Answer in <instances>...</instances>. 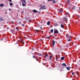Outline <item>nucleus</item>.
Returning <instances> with one entry per match:
<instances>
[{"label": "nucleus", "instance_id": "obj_1", "mask_svg": "<svg viewBox=\"0 0 80 80\" xmlns=\"http://www.w3.org/2000/svg\"><path fill=\"white\" fill-rule=\"evenodd\" d=\"M67 39L68 42H70L72 40V38L70 36L66 35Z\"/></svg>", "mask_w": 80, "mask_h": 80}, {"label": "nucleus", "instance_id": "obj_2", "mask_svg": "<svg viewBox=\"0 0 80 80\" xmlns=\"http://www.w3.org/2000/svg\"><path fill=\"white\" fill-rule=\"evenodd\" d=\"M60 21H58L57 22V23H55V27H57V26H59L60 25Z\"/></svg>", "mask_w": 80, "mask_h": 80}, {"label": "nucleus", "instance_id": "obj_3", "mask_svg": "<svg viewBox=\"0 0 80 80\" xmlns=\"http://www.w3.org/2000/svg\"><path fill=\"white\" fill-rule=\"evenodd\" d=\"M41 9H42V10H45V9H47V8L46 7H45V6L43 5L41 7Z\"/></svg>", "mask_w": 80, "mask_h": 80}, {"label": "nucleus", "instance_id": "obj_4", "mask_svg": "<svg viewBox=\"0 0 80 80\" xmlns=\"http://www.w3.org/2000/svg\"><path fill=\"white\" fill-rule=\"evenodd\" d=\"M54 33H58V31L57 29L54 30Z\"/></svg>", "mask_w": 80, "mask_h": 80}, {"label": "nucleus", "instance_id": "obj_5", "mask_svg": "<svg viewBox=\"0 0 80 80\" xmlns=\"http://www.w3.org/2000/svg\"><path fill=\"white\" fill-rule=\"evenodd\" d=\"M22 3H26V1L25 0H21Z\"/></svg>", "mask_w": 80, "mask_h": 80}, {"label": "nucleus", "instance_id": "obj_6", "mask_svg": "<svg viewBox=\"0 0 80 80\" xmlns=\"http://www.w3.org/2000/svg\"><path fill=\"white\" fill-rule=\"evenodd\" d=\"M55 43V41H54V40H53L52 42V45H53V46H54Z\"/></svg>", "mask_w": 80, "mask_h": 80}, {"label": "nucleus", "instance_id": "obj_7", "mask_svg": "<svg viewBox=\"0 0 80 80\" xmlns=\"http://www.w3.org/2000/svg\"><path fill=\"white\" fill-rule=\"evenodd\" d=\"M62 67H66V66H67V65L65 64V63H62Z\"/></svg>", "mask_w": 80, "mask_h": 80}, {"label": "nucleus", "instance_id": "obj_8", "mask_svg": "<svg viewBox=\"0 0 80 80\" xmlns=\"http://www.w3.org/2000/svg\"><path fill=\"white\" fill-rule=\"evenodd\" d=\"M71 67H68L66 68V69L68 70H70Z\"/></svg>", "mask_w": 80, "mask_h": 80}, {"label": "nucleus", "instance_id": "obj_9", "mask_svg": "<svg viewBox=\"0 0 80 80\" xmlns=\"http://www.w3.org/2000/svg\"><path fill=\"white\" fill-rule=\"evenodd\" d=\"M23 7H26V3H22V4Z\"/></svg>", "mask_w": 80, "mask_h": 80}, {"label": "nucleus", "instance_id": "obj_10", "mask_svg": "<svg viewBox=\"0 0 80 80\" xmlns=\"http://www.w3.org/2000/svg\"><path fill=\"white\" fill-rule=\"evenodd\" d=\"M45 21L44 20H41V23H45Z\"/></svg>", "mask_w": 80, "mask_h": 80}, {"label": "nucleus", "instance_id": "obj_11", "mask_svg": "<svg viewBox=\"0 0 80 80\" xmlns=\"http://www.w3.org/2000/svg\"><path fill=\"white\" fill-rule=\"evenodd\" d=\"M47 24L48 25H50V22L49 21H48L47 23Z\"/></svg>", "mask_w": 80, "mask_h": 80}, {"label": "nucleus", "instance_id": "obj_12", "mask_svg": "<svg viewBox=\"0 0 80 80\" xmlns=\"http://www.w3.org/2000/svg\"><path fill=\"white\" fill-rule=\"evenodd\" d=\"M32 11L34 13H37V10H32Z\"/></svg>", "mask_w": 80, "mask_h": 80}, {"label": "nucleus", "instance_id": "obj_13", "mask_svg": "<svg viewBox=\"0 0 80 80\" xmlns=\"http://www.w3.org/2000/svg\"><path fill=\"white\" fill-rule=\"evenodd\" d=\"M23 23V22H19L18 23V24H22Z\"/></svg>", "mask_w": 80, "mask_h": 80}, {"label": "nucleus", "instance_id": "obj_14", "mask_svg": "<svg viewBox=\"0 0 80 80\" xmlns=\"http://www.w3.org/2000/svg\"><path fill=\"white\" fill-rule=\"evenodd\" d=\"M61 28H63L64 27V26H63V24H61Z\"/></svg>", "mask_w": 80, "mask_h": 80}, {"label": "nucleus", "instance_id": "obj_15", "mask_svg": "<svg viewBox=\"0 0 80 80\" xmlns=\"http://www.w3.org/2000/svg\"><path fill=\"white\" fill-rule=\"evenodd\" d=\"M75 6H74L72 8V10H74V9H75Z\"/></svg>", "mask_w": 80, "mask_h": 80}, {"label": "nucleus", "instance_id": "obj_16", "mask_svg": "<svg viewBox=\"0 0 80 80\" xmlns=\"http://www.w3.org/2000/svg\"><path fill=\"white\" fill-rule=\"evenodd\" d=\"M22 27H24V26H25V23L24 22H23V23L22 24Z\"/></svg>", "mask_w": 80, "mask_h": 80}, {"label": "nucleus", "instance_id": "obj_17", "mask_svg": "<svg viewBox=\"0 0 80 80\" xmlns=\"http://www.w3.org/2000/svg\"><path fill=\"white\" fill-rule=\"evenodd\" d=\"M61 59L62 60H64V57H61Z\"/></svg>", "mask_w": 80, "mask_h": 80}, {"label": "nucleus", "instance_id": "obj_18", "mask_svg": "<svg viewBox=\"0 0 80 80\" xmlns=\"http://www.w3.org/2000/svg\"><path fill=\"white\" fill-rule=\"evenodd\" d=\"M63 19L64 20H67V19H68V18H63Z\"/></svg>", "mask_w": 80, "mask_h": 80}, {"label": "nucleus", "instance_id": "obj_19", "mask_svg": "<svg viewBox=\"0 0 80 80\" xmlns=\"http://www.w3.org/2000/svg\"><path fill=\"white\" fill-rule=\"evenodd\" d=\"M65 14L66 15H68V16L69 15V13H68V12H66Z\"/></svg>", "mask_w": 80, "mask_h": 80}, {"label": "nucleus", "instance_id": "obj_20", "mask_svg": "<svg viewBox=\"0 0 80 80\" xmlns=\"http://www.w3.org/2000/svg\"><path fill=\"white\" fill-rule=\"evenodd\" d=\"M59 11L60 13H62V12H63L62 11V9H60Z\"/></svg>", "mask_w": 80, "mask_h": 80}, {"label": "nucleus", "instance_id": "obj_21", "mask_svg": "<svg viewBox=\"0 0 80 80\" xmlns=\"http://www.w3.org/2000/svg\"><path fill=\"white\" fill-rule=\"evenodd\" d=\"M47 57H48V54H46L44 56L45 58H46Z\"/></svg>", "mask_w": 80, "mask_h": 80}, {"label": "nucleus", "instance_id": "obj_22", "mask_svg": "<svg viewBox=\"0 0 80 80\" xmlns=\"http://www.w3.org/2000/svg\"><path fill=\"white\" fill-rule=\"evenodd\" d=\"M9 5L10 6H11L12 5H13V3H11V2H10L9 3Z\"/></svg>", "mask_w": 80, "mask_h": 80}, {"label": "nucleus", "instance_id": "obj_23", "mask_svg": "<svg viewBox=\"0 0 80 80\" xmlns=\"http://www.w3.org/2000/svg\"><path fill=\"white\" fill-rule=\"evenodd\" d=\"M0 6L2 7H3V4H1L0 5Z\"/></svg>", "mask_w": 80, "mask_h": 80}, {"label": "nucleus", "instance_id": "obj_24", "mask_svg": "<svg viewBox=\"0 0 80 80\" xmlns=\"http://www.w3.org/2000/svg\"><path fill=\"white\" fill-rule=\"evenodd\" d=\"M50 32L51 33H53V29H51Z\"/></svg>", "mask_w": 80, "mask_h": 80}, {"label": "nucleus", "instance_id": "obj_25", "mask_svg": "<svg viewBox=\"0 0 80 80\" xmlns=\"http://www.w3.org/2000/svg\"><path fill=\"white\" fill-rule=\"evenodd\" d=\"M52 58V56L51 55V56H50V58H49L50 60H51V59H51Z\"/></svg>", "mask_w": 80, "mask_h": 80}, {"label": "nucleus", "instance_id": "obj_26", "mask_svg": "<svg viewBox=\"0 0 80 80\" xmlns=\"http://www.w3.org/2000/svg\"><path fill=\"white\" fill-rule=\"evenodd\" d=\"M52 3H56V1H55V0H54L53 1Z\"/></svg>", "mask_w": 80, "mask_h": 80}, {"label": "nucleus", "instance_id": "obj_27", "mask_svg": "<svg viewBox=\"0 0 80 80\" xmlns=\"http://www.w3.org/2000/svg\"><path fill=\"white\" fill-rule=\"evenodd\" d=\"M36 25L37 27H39V24H38L37 23Z\"/></svg>", "mask_w": 80, "mask_h": 80}, {"label": "nucleus", "instance_id": "obj_28", "mask_svg": "<svg viewBox=\"0 0 80 80\" xmlns=\"http://www.w3.org/2000/svg\"><path fill=\"white\" fill-rule=\"evenodd\" d=\"M16 28L17 30L18 31L19 30V29L17 28Z\"/></svg>", "mask_w": 80, "mask_h": 80}, {"label": "nucleus", "instance_id": "obj_29", "mask_svg": "<svg viewBox=\"0 0 80 80\" xmlns=\"http://www.w3.org/2000/svg\"><path fill=\"white\" fill-rule=\"evenodd\" d=\"M46 38H47L48 39H50V37H46Z\"/></svg>", "mask_w": 80, "mask_h": 80}, {"label": "nucleus", "instance_id": "obj_30", "mask_svg": "<svg viewBox=\"0 0 80 80\" xmlns=\"http://www.w3.org/2000/svg\"><path fill=\"white\" fill-rule=\"evenodd\" d=\"M48 2H52V0H48Z\"/></svg>", "mask_w": 80, "mask_h": 80}, {"label": "nucleus", "instance_id": "obj_31", "mask_svg": "<svg viewBox=\"0 0 80 80\" xmlns=\"http://www.w3.org/2000/svg\"><path fill=\"white\" fill-rule=\"evenodd\" d=\"M60 23H61V24H63V23H64V22H60Z\"/></svg>", "mask_w": 80, "mask_h": 80}, {"label": "nucleus", "instance_id": "obj_32", "mask_svg": "<svg viewBox=\"0 0 80 80\" xmlns=\"http://www.w3.org/2000/svg\"><path fill=\"white\" fill-rule=\"evenodd\" d=\"M67 2H68V3H69V2H70V0H67Z\"/></svg>", "mask_w": 80, "mask_h": 80}, {"label": "nucleus", "instance_id": "obj_33", "mask_svg": "<svg viewBox=\"0 0 80 80\" xmlns=\"http://www.w3.org/2000/svg\"><path fill=\"white\" fill-rule=\"evenodd\" d=\"M36 32H38V31H39V30H36Z\"/></svg>", "mask_w": 80, "mask_h": 80}, {"label": "nucleus", "instance_id": "obj_34", "mask_svg": "<svg viewBox=\"0 0 80 80\" xmlns=\"http://www.w3.org/2000/svg\"><path fill=\"white\" fill-rule=\"evenodd\" d=\"M12 33H15V31H12Z\"/></svg>", "mask_w": 80, "mask_h": 80}, {"label": "nucleus", "instance_id": "obj_35", "mask_svg": "<svg viewBox=\"0 0 80 80\" xmlns=\"http://www.w3.org/2000/svg\"><path fill=\"white\" fill-rule=\"evenodd\" d=\"M32 57H33V58H35V56H33Z\"/></svg>", "mask_w": 80, "mask_h": 80}, {"label": "nucleus", "instance_id": "obj_36", "mask_svg": "<svg viewBox=\"0 0 80 80\" xmlns=\"http://www.w3.org/2000/svg\"><path fill=\"white\" fill-rule=\"evenodd\" d=\"M65 22H66V21H64L63 22V23H65Z\"/></svg>", "mask_w": 80, "mask_h": 80}, {"label": "nucleus", "instance_id": "obj_37", "mask_svg": "<svg viewBox=\"0 0 80 80\" xmlns=\"http://www.w3.org/2000/svg\"><path fill=\"white\" fill-rule=\"evenodd\" d=\"M8 1H9V2H12V0H8Z\"/></svg>", "mask_w": 80, "mask_h": 80}, {"label": "nucleus", "instance_id": "obj_38", "mask_svg": "<svg viewBox=\"0 0 80 80\" xmlns=\"http://www.w3.org/2000/svg\"><path fill=\"white\" fill-rule=\"evenodd\" d=\"M72 75H74V73L73 72H72Z\"/></svg>", "mask_w": 80, "mask_h": 80}, {"label": "nucleus", "instance_id": "obj_39", "mask_svg": "<svg viewBox=\"0 0 80 80\" xmlns=\"http://www.w3.org/2000/svg\"><path fill=\"white\" fill-rule=\"evenodd\" d=\"M36 60L38 62V59H36Z\"/></svg>", "mask_w": 80, "mask_h": 80}, {"label": "nucleus", "instance_id": "obj_40", "mask_svg": "<svg viewBox=\"0 0 80 80\" xmlns=\"http://www.w3.org/2000/svg\"><path fill=\"white\" fill-rule=\"evenodd\" d=\"M40 29H41V30H43V28H40Z\"/></svg>", "mask_w": 80, "mask_h": 80}, {"label": "nucleus", "instance_id": "obj_41", "mask_svg": "<svg viewBox=\"0 0 80 80\" xmlns=\"http://www.w3.org/2000/svg\"><path fill=\"white\" fill-rule=\"evenodd\" d=\"M21 42H22V43H24L23 42V41H21Z\"/></svg>", "mask_w": 80, "mask_h": 80}, {"label": "nucleus", "instance_id": "obj_42", "mask_svg": "<svg viewBox=\"0 0 80 80\" xmlns=\"http://www.w3.org/2000/svg\"><path fill=\"white\" fill-rule=\"evenodd\" d=\"M29 22H31V20H29L28 21Z\"/></svg>", "mask_w": 80, "mask_h": 80}, {"label": "nucleus", "instance_id": "obj_43", "mask_svg": "<svg viewBox=\"0 0 80 80\" xmlns=\"http://www.w3.org/2000/svg\"><path fill=\"white\" fill-rule=\"evenodd\" d=\"M56 60H57V59H58L57 57L56 58Z\"/></svg>", "mask_w": 80, "mask_h": 80}, {"label": "nucleus", "instance_id": "obj_44", "mask_svg": "<svg viewBox=\"0 0 80 80\" xmlns=\"http://www.w3.org/2000/svg\"><path fill=\"white\" fill-rule=\"evenodd\" d=\"M68 10H70V8H68Z\"/></svg>", "mask_w": 80, "mask_h": 80}, {"label": "nucleus", "instance_id": "obj_45", "mask_svg": "<svg viewBox=\"0 0 80 80\" xmlns=\"http://www.w3.org/2000/svg\"><path fill=\"white\" fill-rule=\"evenodd\" d=\"M11 10H12V9H9V11H11Z\"/></svg>", "mask_w": 80, "mask_h": 80}, {"label": "nucleus", "instance_id": "obj_46", "mask_svg": "<svg viewBox=\"0 0 80 80\" xmlns=\"http://www.w3.org/2000/svg\"><path fill=\"white\" fill-rule=\"evenodd\" d=\"M39 56H41V54H40L39 55Z\"/></svg>", "mask_w": 80, "mask_h": 80}, {"label": "nucleus", "instance_id": "obj_47", "mask_svg": "<svg viewBox=\"0 0 80 80\" xmlns=\"http://www.w3.org/2000/svg\"><path fill=\"white\" fill-rule=\"evenodd\" d=\"M11 22L12 23H13V22L12 21Z\"/></svg>", "mask_w": 80, "mask_h": 80}, {"label": "nucleus", "instance_id": "obj_48", "mask_svg": "<svg viewBox=\"0 0 80 80\" xmlns=\"http://www.w3.org/2000/svg\"><path fill=\"white\" fill-rule=\"evenodd\" d=\"M18 12H19V11H20V10H18Z\"/></svg>", "mask_w": 80, "mask_h": 80}, {"label": "nucleus", "instance_id": "obj_49", "mask_svg": "<svg viewBox=\"0 0 80 80\" xmlns=\"http://www.w3.org/2000/svg\"><path fill=\"white\" fill-rule=\"evenodd\" d=\"M1 40H3V39L2 38V39H1Z\"/></svg>", "mask_w": 80, "mask_h": 80}, {"label": "nucleus", "instance_id": "obj_50", "mask_svg": "<svg viewBox=\"0 0 80 80\" xmlns=\"http://www.w3.org/2000/svg\"><path fill=\"white\" fill-rule=\"evenodd\" d=\"M36 58V59H37V58Z\"/></svg>", "mask_w": 80, "mask_h": 80}]
</instances>
